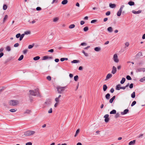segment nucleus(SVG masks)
Instances as JSON below:
<instances>
[{"instance_id":"f257e3e1","label":"nucleus","mask_w":145,"mask_h":145,"mask_svg":"<svg viewBox=\"0 0 145 145\" xmlns=\"http://www.w3.org/2000/svg\"><path fill=\"white\" fill-rule=\"evenodd\" d=\"M35 133V131H28L24 132L23 135H22L23 137H25L24 136H30L33 135Z\"/></svg>"},{"instance_id":"f03ea898","label":"nucleus","mask_w":145,"mask_h":145,"mask_svg":"<svg viewBox=\"0 0 145 145\" xmlns=\"http://www.w3.org/2000/svg\"><path fill=\"white\" fill-rule=\"evenodd\" d=\"M67 88V86L64 87H61L60 86H58L57 87V89L58 93H62L65 90V89Z\"/></svg>"},{"instance_id":"7ed1b4c3","label":"nucleus","mask_w":145,"mask_h":145,"mask_svg":"<svg viewBox=\"0 0 145 145\" xmlns=\"http://www.w3.org/2000/svg\"><path fill=\"white\" fill-rule=\"evenodd\" d=\"M124 7V5H122L121 6L120 9L117 13V14L118 16H120L121 15V12L123 14H124L125 13V11L122 12V9Z\"/></svg>"},{"instance_id":"20e7f679","label":"nucleus","mask_w":145,"mask_h":145,"mask_svg":"<svg viewBox=\"0 0 145 145\" xmlns=\"http://www.w3.org/2000/svg\"><path fill=\"white\" fill-rule=\"evenodd\" d=\"M9 103L10 105L15 106L19 103V102L17 100H12L10 101Z\"/></svg>"},{"instance_id":"39448f33","label":"nucleus","mask_w":145,"mask_h":145,"mask_svg":"<svg viewBox=\"0 0 145 145\" xmlns=\"http://www.w3.org/2000/svg\"><path fill=\"white\" fill-rule=\"evenodd\" d=\"M109 115L106 114L104 116V118H105V121L106 123H107L108 122L109 120V119L108 118Z\"/></svg>"},{"instance_id":"423d86ee","label":"nucleus","mask_w":145,"mask_h":145,"mask_svg":"<svg viewBox=\"0 0 145 145\" xmlns=\"http://www.w3.org/2000/svg\"><path fill=\"white\" fill-rule=\"evenodd\" d=\"M113 59L114 61L118 63L119 62V60L118 58V56L117 54H114L113 56Z\"/></svg>"},{"instance_id":"0eeeda50","label":"nucleus","mask_w":145,"mask_h":145,"mask_svg":"<svg viewBox=\"0 0 145 145\" xmlns=\"http://www.w3.org/2000/svg\"><path fill=\"white\" fill-rule=\"evenodd\" d=\"M29 92L30 93L29 95H31H31L34 96H36V94L35 93L33 90H30L29 91Z\"/></svg>"},{"instance_id":"6e6552de","label":"nucleus","mask_w":145,"mask_h":145,"mask_svg":"<svg viewBox=\"0 0 145 145\" xmlns=\"http://www.w3.org/2000/svg\"><path fill=\"white\" fill-rule=\"evenodd\" d=\"M117 69L116 67L114 66H113L112 67V70L111 72V73L113 74H115L116 72Z\"/></svg>"},{"instance_id":"1a4fd4ad","label":"nucleus","mask_w":145,"mask_h":145,"mask_svg":"<svg viewBox=\"0 0 145 145\" xmlns=\"http://www.w3.org/2000/svg\"><path fill=\"white\" fill-rule=\"evenodd\" d=\"M129 110L128 109L125 110L123 112H121V114L122 115H123L127 114L129 112Z\"/></svg>"},{"instance_id":"9d476101","label":"nucleus","mask_w":145,"mask_h":145,"mask_svg":"<svg viewBox=\"0 0 145 145\" xmlns=\"http://www.w3.org/2000/svg\"><path fill=\"white\" fill-rule=\"evenodd\" d=\"M112 76V75L110 73L108 74L106 76L105 80L110 78Z\"/></svg>"},{"instance_id":"9b49d317","label":"nucleus","mask_w":145,"mask_h":145,"mask_svg":"<svg viewBox=\"0 0 145 145\" xmlns=\"http://www.w3.org/2000/svg\"><path fill=\"white\" fill-rule=\"evenodd\" d=\"M109 7L111 8H114L116 7V5L115 4H112L111 3H109Z\"/></svg>"},{"instance_id":"f8f14e48","label":"nucleus","mask_w":145,"mask_h":145,"mask_svg":"<svg viewBox=\"0 0 145 145\" xmlns=\"http://www.w3.org/2000/svg\"><path fill=\"white\" fill-rule=\"evenodd\" d=\"M34 91L35 93L36 94V95L37 96H39V89L38 88H36L35 89Z\"/></svg>"},{"instance_id":"ddd939ff","label":"nucleus","mask_w":145,"mask_h":145,"mask_svg":"<svg viewBox=\"0 0 145 145\" xmlns=\"http://www.w3.org/2000/svg\"><path fill=\"white\" fill-rule=\"evenodd\" d=\"M12 59V57H10L7 59L5 61V63H7L10 61Z\"/></svg>"},{"instance_id":"4468645a","label":"nucleus","mask_w":145,"mask_h":145,"mask_svg":"<svg viewBox=\"0 0 145 145\" xmlns=\"http://www.w3.org/2000/svg\"><path fill=\"white\" fill-rule=\"evenodd\" d=\"M142 12L141 10H139L137 11H136L134 10L132 11V13L134 14H138Z\"/></svg>"},{"instance_id":"2eb2a0df","label":"nucleus","mask_w":145,"mask_h":145,"mask_svg":"<svg viewBox=\"0 0 145 145\" xmlns=\"http://www.w3.org/2000/svg\"><path fill=\"white\" fill-rule=\"evenodd\" d=\"M116 98L115 96H113L109 100V102L110 103H112Z\"/></svg>"},{"instance_id":"dca6fc26","label":"nucleus","mask_w":145,"mask_h":145,"mask_svg":"<svg viewBox=\"0 0 145 145\" xmlns=\"http://www.w3.org/2000/svg\"><path fill=\"white\" fill-rule=\"evenodd\" d=\"M137 71L138 72H141L142 71H143V72H144V71H145V68H142L138 69L137 70Z\"/></svg>"},{"instance_id":"f3484780","label":"nucleus","mask_w":145,"mask_h":145,"mask_svg":"<svg viewBox=\"0 0 145 145\" xmlns=\"http://www.w3.org/2000/svg\"><path fill=\"white\" fill-rule=\"evenodd\" d=\"M128 4L131 6H133L135 5V3L132 1H130L129 2Z\"/></svg>"},{"instance_id":"a211bd4d","label":"nucleus","mask_w":145,"mask_h":145,"mask_svg":"<svg viewBox=\"0 0 145 145\" xmlns=\"http://www.w3.org/2000/svg\"><path fill=\"white\" fill-rule=\"evenodd\" d=\"M121 85L120 84H119L118 85H117L116 86V90H120V89H121V87H120Z\"/></svg>"},{"instance_id":"6ab92c4d","label":"nucleus","mask_w":145,"mask_h":145,"mask_svg":"<svg viewBox=\"0 0 145 145\" xmlns=\"http://www.w3.org/2000/svg\"><path fill=\"white\" fill-rule=\"evenodd\" d=\"M110 95L109 93H107L105 96L106 99L107 100H108L110 98Z\"/></svg>"},{"instance_id":"aec40b11","label":"nucleus","mask_w":145,"mask_h":145,"mask_svg":"<svg viewBox=\"0 0 145 145\" xmlns=\"http://www.w3.org/2000/svg\"><path fill=\"white\" fill-rule=\"evenodd\" d=\"M135 140H133V141H131L129 143V145H133L134 144L135 142Z\"/></svg>"},{"instance_id":"412c9836","label":"nucleus","mask_w":145,"mask_h":145,"mask_svg":"<svg viewBox=\"0 0 145 145\" xmlns=\"http://www.w3.org/2000/svg\"><path fill=\"white\" fill-rule=\"evenodd\" d=\"M142 56V52H138L137 54L136 55V57H139L141 56Z\"/></svg>"},{"instance_id":"4be33fe9","label":"nucleus","mask_w":145,"mask_h":145,"mask_svg":"<svg viewBox=\"0 0 145 145\" xmlns=\"http://www.w3.org/2000/svg\"><path fill=\"white\" fill-rule=\"evenodd\" d=\"M101 48L99 47H96L94 48V50L96 52H99L100 51Z\"/></svg>"},{"instance_id":"5701e85b","label":"nucleus","mask_w":145,"mask_h":145,"mask_svg":"<svg viewBox=\"0 0 145 145\" xmlns=\"http://www.w3.org/2000/svg\"><path fill=\"white\" fill-rule=\"evenodd\" d=\"M68 3L67 0H63L61 2V4L63 5L67 4Z\"/></svg>"},{"instance_id":"b1692460","label":"nucleus","mask_w":145,"mask_h":145,"mask_svg":"<svg viewBox=\"0 0 145 145\" xmlns=\"http://www.w3.org/2000/svg\"><path fill=\"white\" fill-rule=\"evenodd\" d=\"M108 87L106 84H104L103 85V90L104 91H105L107 90Z\"/></svg>"},{"instance_id":"393cba45","label":"nucleus","mask_w":145,"mask_h":145,"mask_svg":"<svg viewBox=\"0 0 145 145\" xmlns=\"http://www.w3.org/2000/svg\"><path fill=\"white\" fill-rule=\"evenodd\" d=\"M125 81V78H123L120 81V83L121 84H123Z\"/></svg>"},{"instance_id":"a878e982","label":"nucleus","mask_w":145,"mask_h":145,"mask_svg":"<svg viewBox=\"0 0 145 145\" xmlns=\"http://www.w3.org/2000/svg\"><path fill=\"white\" fill-rule=\"evenodd\" d=\"M116 111L115 110H113L110 112V114H114L116 113Z\"/></svg>"},{"instance_id":"bb28decb","label":"nucleus","mask_w":145,"mask_h":145,"mask_svg":"<svg viewBox=\"0 0 145 145\" xmlns=\"http://www.w3.org/2000/svg\"><path fill=\"white\" fill-rule=\"evenodd\" d=\"M40 58V57L39 56H37L34 57L33 59L35 61H36L39 59Z\"/></svg>"},{"instance_id":"cd10ccee","label":"nucleus","mask_w":145,"mask_h":145,"mask_svg":"<svg viewBox=\"0 0 145 145\" xmlns=\"http://www.w3.org/2000/svg\"><path fill=\"white\" fill-rule=\"evenodd\" d=\"M107 30L110 32H112V27H108L107 29Z\"/></svg>"},{"instance_id":"c85d7f7f","label":"nucleus","mask_w":145,"mask_h":145,"mask_svg":"<svg viewBox=\"0 0 145 145\" xmlns=\"http://www.w3.org/2000/svg\"><path fill=\"white\" fill-rule=\"evenodd\" d=\"M80 61L78 60H74L71 61L72 63H79Z\"/></svg>"},{"instance_id":"c756f323","label":"nucleus","mask_w":145,"mask_h":145,"mask_svg":"<svg viewBox=\"0 0 145 145\" xmlns=\"http://www.w3.org/2000/svg\"><path fill=\"white\" fill-rule=\"evenodd\" d=\"M6 50L8 52L10 51L11 50V48L10 46H7V47H6Z\"/></svg>"},{"instance_id":"7c9ffc66","label":"nucleus","mask_w":145,"mask_h":145,"mask_svg":"<svg viewBox=\"0 0 145 145\" xmlns=\"http://www.w3.org/2000/svg\"><path fill=\"white\" fill-rule=\"evenodd\" d=\"M34 44H35L33 43L32 45H29L28 47V48L29 49H31L34 46Z\"/></svg>"},{"instance_id":"2f4dec72","label":"nucleus","mask_w":145,"mask_h":145,"mask_svg":"<svg viewBox=\"0 0 145 145\" xmlns=\"http://www.w3.org/2000/svg\"><path fill=\"white\" fill-rule=\"evenodd\" d=\"M7 8V6L6 4H4L3 6V9L4 10H6Z\"/></svg>"},{"instance_id":"473e14b6","label":"nucleus","mask_w":145,"mask_h":145,"mask_svg":"<svg viewBox=\"0 0 145 145\" xmlns=\"http://www.w3.org/2000/svg\"><path fill=\"white\" fill-rule=\"evenodd\" d=\"M135 97V92H133V93L131 94V97L133 98H134Z\"/></svg>"},{"instance_id":"72a5a7b5","label":"nucleus","mask_w":145,"mask_h":145,"mask_svg":"<svg viewBox=\"0 0 145 145\" xmlns=\"http://www.w3.org/2000/svg\"><path fill=\"white\" fill-rule=\"evenodd\" d=\"M17 110L16 109H12L10 110L9 111L10 112H14L16 111Z\"/></svg>"},{"instance_id":"f704fd0d","label":"nucleus","mask_w":145,"mask_h":145,"mask_svg":"<svg viewBox=\"0 0 145 145\" xmlns=\"http://www.w3.org/2000/svg\"><path fill=\"white\" fill-rule=\"evenodd\" d=\"M29 97L30 102L32 103L33 101V98L31 96L29 95Z\"/></svg>"},{"instance_id":"c9c22d12","label":"nucleus","mask_w":145,"mask_h":145,"mask_svg":"<svg viewBox=\"0 0 145 145\" xmlns=\"http://www.w3.org/2000/svg\"><path fill=\"white\" fill-rule=\"evenodd\" d=\"M24 58V56L23 55H21L18 59V60L20 61L22 60Z\"/></svg>"},{"instance_id":"e433bc0d","label":"nucleus","mask_w":145,"mask_h":145,"mask_svg":"<svg viewBox=\"0 0 145 145\" xmlns=\"http://www.w3.org/2000/svg\"><path fill=\"white\" fill-rule=\"evenodd\" d=\"M78 75H76L74 77V80L76 81L78 80Z\"/></svg>"},{"instance_id":"4c0bfd02","label":"nucleus","mask_w":145,"mask_h":145,"mask_svg":"<svg viewBox=\"0 0 145 145\" xmlns=\"http://www.w3.org/2000/svg\"><path fill=\"white\" fill-rule=\"evenodd\" d=\"M80 130L79 129H78L76 131V133L74 136V137H76L77 136L78 134L79 133Z\"/></svg>"},{"instance_id":"58836bf2","label":"nucleus","mask_w":145,"mask_h":145,"mask_svg":"<svg viewBox=\"0 0 145 145\" xmlns=\"http://www.w3.org/2000/svg\"><path fill=\"white\" fill-rule=\"evenodd\" d=\"M75 25L74 24H72L69 25V28L70 29H72L74 28L75 27Z\"/></svg>"},{"instance_id":"ea45409f","label":"nucleus","mask_w":145,"mask_h":145,"mask_svg":"<svg viewBox=\"0 0 145 145\" xmlns=\"http://www.w3.org/2000/svg\"><path fill=\"white\" fill-rule=\"evenodd\" d=\"M31 112V110H26L25 112H24V114L27 113V114H29L30 112Z\"/></svg>"},{"instance_id":"a19ab883","label":"nucleus","mask_w":145,"mask_h":145,"mask_svg":"<svg viewBox=\"0 0 145 145\" xmlns=\"http://www.w3.org/2000/svg\"><path fill=\"white\" fill-rule=\"evenodd\" d=\"M82 52L87 57L88 56V53H85L84 50H82Z\"/></svg>"},{"instance_id":"79ce46f5","label":"nucleus","mask_w":145,"mask_h":145,"mask_svg":"<svg viewBox=\"0 0 145 145\" xmlns=\"http://www.w3.org/2000/svg\"><path fill=\"white\" fill-rule=\"evenodd\" d=\"M88 27H86L84 28V31L86 32L88 30Z\"/></svg>"},{"instance_id":"37998d69","label":"nucleus","mask_w":145,"mask_h":145,"mask_svg":"<svg viewBox=\"0 0 145 145\" xmlns=\"http://www.w3.org/2000/svg\"><path fill=\"white\" fill-rule=\"evenodd\" d=\"M126 78L128 80H131L132 79L131 77L129 75H127Z\"/></svg>"},{"instance_id":"c03bdc74","label":"nucleus","mask_w":145,"mask_h":145,"mask_svg":"<svg viewBox=\"0 0 145 145\" xmlns=\"http://www.w3.org/2000/svg\"><path fill=\"white\" fill-rule=\"evenodd\" d=\"M7 18H8L7 15H5L4 18V19H3V21L4 22H5L6 21V20H7Z\"/></svg>"},{"instance_id":"a18cd8bd","label":"nucleus","mask_w":145,"mask_h":145,"mask_svg":"<svg viewBox=\"0 0 145 145\" xmlns=\"http://www.w3.org/2000/svg\"><path fill=\"white\" fill-rule=\"evenodd\" d=\"M139 81L140 82H142L144 81H145V77H144L143 78L140 79Z\"/></svg>"},{"instance_id":"49530a36","label":"nucleus","mask_w":145,"mask_h":145,"mask_svg":"<svg viewBox=\"0 0 145 145\" xmlns=\"http://www.w3.org/2000/svg\"><path fill=\"white\" fill-rule=\"evenodd\" d=\"M59 20V18L57 17H56L53 20V21L54 22H56L57 20Z\"/></svg>"},{"instance_id":"de8ad7c7","label":"nucleus","mask_w":145,"mask_h":145,"mask_svg":"<svg viewBox=\"0 0 145 145\" xmlns=\"http://www.w3.org/2000/svg\"><path fill=\"white\" fill-rule=\"evenodd\" d=\"M115 115V117L116 118H117L118 117H119L120 116V114L119 113H117Z\"/></svg>"},{"instance_id":"09e8293b","label":"nucleus","mask_w":145,"mask_h":145,"mask_svg":"<svg viewBox=\"0 0 145 145\" xmlns=\"http://www.w3.org/2000/svg\"><path fill=\"white\" fill-rule=\"evenodd\" d=\"M48 56H43L42 60H45L48 58Z\"/></svg>"},{"instance_id":"8fccbe9b","label":"nucleus","mask_w":145,"mask_h":145,"mask_svg":"<svg viewBox=\"0 0 145 145\" xmlns=\"http://www.w3.org/2000/svg\"><path fill=\"white\" fill-rule=\"evenodd\" d=\"M136 103V102L135 101H134L131 104V106H134Z\"/></svg>"},{"instance_id":"3c124183","label":"nucleus","mask_w":145,"mask_h":145,"mask_svg":"<svg viewBox=\"0 0 145 145\" xmlns=\"http://www.w3.org/2000/svg\"><path fill=\"white\" fill-rule=\"evenodd\" d=\"M28 50L27 49H25V50H24L23 51V53L24 54H27V52Z\"/></svg>"},{"instance_id":"603ef678","label":"nucleus","mask_w":145,"mask_h":145,"mask_svg":"<svg viewBox=\"0 0 145 145\" xmlns=\"http://www.w3.org/2000/svg\"><path fill=\"white\" fill-rule=\"evenodd\" d=\"M30 33H31V32L30 31H26L25 32L24 34H25V35H27V34H30Z\"/></svg>"},{"instance_id":"864d4df0","label":"nucleus","mask_w":145,"mask_h":145,"mask_svg":"<svg viewBox=\"0 0 145 145\" xmlns=\"http://www.w3.org/2000/svg\"><path fill=\"white\" fill-rule=\"evenodd\" d=\"M47 79L49 81H50L51 80V77L50 76H48L46 77Z\"/></svg>"},{"instance_id":"5fc2aeb1","label":"nucleus","mask_w":145,"mask_h":145,"mask_svg":"<svg viewBox=\"0 0 145 145\" xmlns=\"http://www.w3.org/2000/svg\"><path fill=\"white\" fill-rule=\"evenodd\" d=\"M0 88H1V87H0ZM1 88H2L1 89H0V93L3 90H4L5 88L4 87H1Z\"/></svg>"},{"instance_id":"6e6d98bb","label":"nucleus","mask_w":145,"mask_h":145,"mask_svg":"<svg viewBox=\"0 0 145 145\" xmlns=\"http://www.w3.org/2000/svg\"><path fill=\"white\" fill-rule=\"evenodd\" d=\"M110 11H108L105 14L106 16H109L110 14Z\"/></svg>"},{"instance_id":"4d7b16f0","label":"nucleus","mask_w":145,"mask_h":145,"mask_svg":"<svg viewBox=\"0 0 145 145\" xmlns=\"http://www.w3.org/2000/svg\"><path fill=\"white\" fill-rule=\"evenodd\" d=\"M133 83H131L130 84V85L129 86V87L130 88L132 89L133 87Z\"/></svg>"},{"instance_id":"13d9d810","label":"nucleus","mask_w":145,"mask_h":145,"mask_svg":"<svg viewBox=\"0 0 145 145\" xmlns=\"http://www.w3.org/2000/svg\"><path fill=\"white\" fill-rule=\"evenodd\" d=\"M36 20H37V19H35V20H33L32 22H30V23H32V24H33L35 23L36 22V21H35Z\"/></svg>"},{"instance_id":"bf43d9fd","label":"nucleus","mask_w":145,"mask_h":145,"mask_svg":"<svg viewBox=\"0 0 145 145\" xmlns=\"http://www.w3.org/2000/svg\"><path fill=\"white\" fill-rule=\"evenodd\" d=\"M20 36V33H18L16 35V38H19Z\"/></svg>"},{"instance_id":"052dcab7","label":"nucleus","mask_w":145,"mask_h":145,"mask_svg":"<svg viewBox=\"0 0 145 145\" xmlns=\"http://www.w3.org/2000/svg\"><path fill=\"white\" fill-rule=\"evenodd\" d=\"M19 45V44L18 43H16L14 45V47H18Z\"/></svg>"},{"instance_id":"680f3d73","label":"nucleus","mask_w":145,"mask_h":145,"mask_svg":"<svg viewBox=\"0 0 145 145\" xmlns=\"http://www.w3.org/2000/svg\"><path fill=\"white\" fill-rule=\"evenodd\" d=\"M41 8L40 7H37L36 8V9L37 11L40 10H41Z\"/></svg>"},{"instance_id":"e2e57ef3","label":"nucleus","mask_w":145,"mask_h":145,"mask_svg":"<svg viewBox=\"0 0 145 145\" xmlns=\"http://www.w3.org/2000/svg\"><path fill=\"white\" fill-rule=\"evenodd\" d=\"M87 45V44L85 42L82 43L80 44V46H86Z\"/></svg>"},{"instance_id":"0e129e2a","label":"nucleus","mask_w":145,"mask_h":145,"mask_svg":"<svg viewBox=\"0 0 145 145\" xmlns=\"http://www.w3.org/2000/svg\"><path fill=\"white\" fill-rule=\"evenodd\" d=\"M97 21V20H92L91 21V23H94L96 22Z\"/></svg>"},{"instance_id":"69168bd1","label":"nucleus","mask_w":145,"mask_h":145,"mask_svg":"<svg viewBox=\"0 0 145 145\" xmlns=\"http://www.w3.org/2000/svg\"><path fill=\"white\" fill-rule=\"evenodd\" d=\"M55 101L57 102L58 103L59 101V98H58L56 97L55 99Z\"/></svg>"},{"instance_id":"338daca9","label":"nucleus","mask_w":145,"mask_h":145,"mask_svg":"<svg viewBox=\"0 0 145 145\" xmlns=\"http://www.w3.org/2000/svg\"><path fill=\"white\" fill-rule=\"evenodd\" d=\"M52 112V108H50L49 110L48 111L49 113H51Z\"/></svg>"},{"instance_id":"774afa93","label":"nucleus","mask_w":145,"mask_h":145,"mask_svg":"<svg viewBox=\"0 0 145 145\" xmlns=\"http://www.w3.org/2000/svg\"><path fill=\"white\" fill-rule=\"evenodd\" d=\"M32 143L31 142H28L26 144V145H32Z\"/></svg>"}]
</instances>
